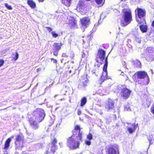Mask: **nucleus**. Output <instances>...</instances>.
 Returning a JSON list of instances; mask_svg holds the SVG:
<instances>
[{
    "label": "nucleus",
    "instance_id": "a211bd4d",
    "mask_svg": "<svg viewBox=\"0 0 154 154\" xmlns=\"http://www.w3.org/2000/svg\"><path fill=\"white\" fill-rule=\"evenodd\" d=\"M116 102L117 101L116 100H113L109 99L106 102V104L108 106H113L114 105H116Z\"/></svg>",
    "mask_w": 154,
    "mask_h": 154
},
{
    "label": "nucleus",
    "instance_id": "aec40b11",
    "mask_svg": "<svg viewBox=\"0 0 154 154\" xmlns=\"http://www.w3.org/2000/svg\"><path fill=\"white\" fill-rule=\"evenodd\" d=\"M140 30L143 32H146L147 30V27L146 25H142L140 26Z\"/></svg>",
    "mask_w": 154,
    "mask_h": 154
},
{
    "label": "nucleus",
    "instance_id": "393cba45",
    "mask_svg": "<svg viewBox=\"0 0 154 154\" xmlns=\"http://www.w3.org/2000/svg\"><path fill=\"white\" fill-rule=\"evenodd\" d=\"M105 0H95L96 3L98 5H100L102 3L103 5V3H104Z\"/></svg>",
    "mask_w": 154,
    "mask_h": 154
},
{
    "label": "nucleus",
    "instance_id": "0eeeda50",
    "mask_svg": "<svg viewBox=\"0 0 154 154\" xmlns=\"http://www.w3.org/2000/svg\"><path fill=\"white\" fill-rule=\"evenodd\" d=\"M105 57V52L102 49L99 50L96 59V61L102 63V62L104 60Z\"/></svg>",
    "mask_w": 154,
    "mask_h": 154
},
{
    "label": "nucleus",
    "instance_id": "c756f323",
    "mask_svg": "<svg viewBox=\"0 0 154 154\" xmlns=\"http://www.w3.org/2000/svg\"><path fill=\"white\" fill-rule=\"evenodd\" d=\"M80 127L79 126H78V125H76L75 127V130H79V131H80V132L81 133H82V132H80ZM79 134V133H78V134Z\"/></svg>",
    "mask_w": 154,
    "mask_h": 154
},
{
    "label": "nucleus",
    "instance_id": "f704fd0d",
    "mask_svg": "<svg viewBox=\"0 0 154 154\" xmlns=\"http://www.w3.org/2000/svg\"><path fill=\"white\" fill-rule=\"evenodd\" d=\"M58 51H54V55L55 56H57L58 55Z\"/></svg>",
    "mask_w": 154,
    "mask_h": 154
},
{
    "label": "nucleus",
    "instance_id": "c03bdc74",
    "mask_svg": "<svg viewBox=\"0 0 154 154\" xmlns=\"http://www.w3.org/2000/svg\"><path fill=\"white\" fill-rule=\"evenodd\" d=\"M107 108L108 109H110V106H107Z\"/></svg>",
    "mask_w": 154,
    "mask_h": 154
},
{
    "label": "nucleus",
    "instance_id": "ddd939ff",
    "mask_svg": "<svg viewBox=\"0 0 154 154\" xmlns=\"http://www.w3.org/2000/svg\"><path fill=\"white\" fill-rule=\"evenodd\" d=\"M106 154H119L117 147L111 146L107 148L106 150Z\"/></svg>",
    "mask_w": 154,
    "mask_h": 154
},
{
    "label": "nucleus",
    "instance_id": "39448f33",
    "mask_svg": "<svg viewBox=\"0 0 154 154\" xmlns=\"http://www.w3.org/2000/svg\"><path fill=\"white\" fill-rule=\"evenodd\" d=\"M137 77V79H143L146 77L149 79L147 73L144 71H139L137 72L134 74L132 76V78L134 81H137L136 77Z\"/></svg>",
    "mask_w": 154,
    "mask_h": 154
},
{
    "label": "nucleus",
    "instance_id": "3c124183",
    "mask_svg": "<svg viewBox=\"0 0 154 154\" xmlns=\"http://www.w3.org/2000/svg\"><path fill=\"white\" fill-rule=\"evenodd\" d=\"M123 0H121V1H123ZM124 1H125V0H124Z\"/></svg>",
    "mask_w": 154,
    "mask_h": 154
},
{
    "label": "nucleus",
    "instance_id": "9b49d317",
    "mask_svg": "<svg viewBox=\"0 0 154 154\" xmlns=\"http://www.w3.org/2000/svg\"><path fill=\"white\" fill-rule=\"evenodd\" d=\"M23 138L22 134L17 135L16 138L15 144L18 147L22 148L23 146Z\"/></svg>",
    "mask_w": 154,
    "mask_h": 154
},
{
    "label": "nucleus",
    "instance_id": "dca6fc26",
    "mask_svg": "<svg viewBox=\"0 0 154 154\" xmlns=\"http://www.w3.org/2000/svg\"><path fill=\"white\" fill-rule=\"evenodd\" d=\"M87 139L85 141V143L88 146H90L91 144L90 140L93 139V136L92 134L89 133L87 136Z\"/></svg>",
    "mask_w": 154,
    "mask_h": 154
},
{
    "label": "nucleus",
    "instance_id": "7c9ffc66",
    "mask_svg": "<svg viewBox=\"0 0 154 154\" xmlns=\"http://www.w3.org/2000/svg\"><path fill=\"white\" fill-rule=\"evenodd\" d=\"M51 33L52 34V36L54 38H56L58 36V35L57 34L55 33L54 32H51Z\"/></svg>",
    "mask_w": 154,
    "mask_h": 154
},
{
    "label": "nucleus",
    "instance_id": "09e8293b",
    "mask_svg": "<svg viewBox=\"0 0 154 154\" xmlns=\"http://www.w3.org/2000/svg\"><path fill=\"white\" fill-rule=\"evenodd\" d=\"M149 143L150 144H151V141H150V140H149Z\"/></svg>",
    "mask_w": 154,
    "mask_h": 154
},
{
    "label": "nucleus",
    "instance_id": "8fccbe9b",
    "mask_svg": "<svg viewBox=\"0 0 154 154\" xmlns=\"http://www.w3.org/2000/svg\"><path fill=\"white\" fill-rule=\"evenodd\" d=\"M64 100V99H60V100Z\"/></svg>",
    "mask_w": 154,
    "mask_h": 154
},
{
    "label": "nucleus",
    "instance_id": "cd10ccee",
    "mask_svg": "<svg viewBox=\"0 0 154 154\" xmlns=\"http://www.w3.org/2000/svg\"><path fill=\"white\" fill-rule=\"evenodd\" d=\"M5 6L9 10L12 9V7L11 5H8L7 3H5Z\"/></svg>",
    "mask_w": 154,
    "mask_h": 154
},
{
    "label": "nucleus",
    "instance_id": "5701e85b",
    "mask_svg": "<svg viewBox=\"0 0 154 154\" xmlns=\"http://www.w3.org/2000/svg\"><path fill=\"white\" fill-rule=\"evenodd\" d=\"M87 98L86 97L82 98L81 101V106H84L87 102Z\"/></svg>",
    "mask_w": 154,
    "mask_h": 154
},
{
    "label": "nucleus",
    "instance_id": "2f4dec72",
    "mask_svg": "<svg viewBox=\"0 0 154 154\" xmlns=\"http://www.w3.org/2000/svg\"><path fill=\"white\" fill-rule=\"evenodd\" d=\"M19 56V54L17 52L16 53V55L15 56V57L14 58V59L15 60H17Z\"/></svg>",
    "mask_w": 154,
    "mask_h": 154
},
{
    "label": "nucleus",
    "instance_id": "20e7f679",
    "mask_svg": "<svg viewBox=\"0 0 154 154\" xmlns=\"http://www.w3.org/2000/svg\"><path fill=\"white\" fill-rule=\"evenodd\" d=\"M145 56L148 61L151 62L154 60V49L150 47L147 48L145 51Z\"/></svg>",
    "mask_w": 154,
    "mask_h": 154
},
{
    "label": "nucleus",
    "instance_id": "4468645a",
    "mask_svg": "<svg viewBox=\"0 0 154 154\" xmlns=\"http://www.w3.org/2000/svg\"><path fill=\"white\" fill-rule=\"evenodd\" d=\"M138 127L137 124H129L127 126L128 130L130 133L134 132L137 127Z\"/></svg>",
    "mask_w": 154,
    "mask_h": 154
},
{
    "label": "nucleus",
    "instance_id": "ea45409f",
    "mask_svg": "<svg viewBox=\"0 0 154 154\" xmlns=\"http://www.w3.org/2000/svg\"><path fill=\"white\" fill-rule=\"evenodd\" d=\"M124 77L126 80H128V77L127 75H125Z\"/></svg>",
    "mask_w": 154,
    "mask_h": 154
},
{
    "label": "nucleus",
    "instance_id": "72a5a7b5",
    "mask_svg": "<svg viewBox=\"0 0 154 154\" xmlns=\"http://www.w3.org/2000/svg\"><path fill=\"white\" fill-rule=\"evenodd\" d=\"M4 61L3 60H0V67L2 66L4 64Z\"/></svg>",
    "mask_w": 154,
    "mask_h": 154
},
{
    "label": "nucleus",
    "instance_id": "1a4fd4ad",
    "mask_svg": "<svg viewBox=\"0 0 154 154\" xmlns=\"http://www.w3.org/2000/svg\"><path fill=\"white\" fill-rule=\"evenodd\" d=\"M105 63L103 67V72L102 75L101 77V80L103 82L104 80L107 79H109L107 75V68L108 65V62L107 59L106 58L105 60Z\"/></svg>",
    "mask_w": 154,
    "mask_h": 154
},
{
    "label": "nucleus",
    "instance_id": "f257e3e1",
    "mask_svg": "<svg viewBox=\"0 0 154 154\" xmlns=\"http://www.w3.org/2000/svg\"><path fill=\"white\" fill-rule=\"evenodd\" d=\"M28 116L31 127L35 130L38 128L39 127L37 122H40L42 121L45 116V114L43 109L38 108L33 112L31 116L28 113Z\"/></svg>",
    "mask_w": 154,
    "mask_h": 154
},
{
    "label": "nucleus",
    "instance_id": "4be33fe9",
    "mask_svg": "<svg viewBox=\"0 0 154 154\" xmlns=\"http://www.w3.org/2000/svg\"><path fill=\"white\" fill-rule=\"evenodd\" d=\"M72 0H62V3L67 6H69Z\"/></svg>",
    "mask_w": 154,
    "mask_h": 154
},
{
    "label": "nucleus",
    "instance_id": "6e6552de",
    "mask_svg": "<svg viewBox=\"0 0 154 154\" xmlns=\"http://www.w3.org/2000/svg\"><path fill=\"white\" fill-rule=\"evenodd\" d=\"M82 24L81 28L83 29V32L85 31V29L86 28L90 23V19L88 17H84L80 20Z\"/></svg>",
    "mask_w": 154,
    "mask_h": 154
},
{
    "label": "nucleus",
    "instance_id": "603ef678",
    "mask_svg": "<svg viewBox=\"0 0 154 154\" xmlns=\"http://www.w3.org/2000/svg\"><path fill=\"white\" fill-rule=\"evenodd\" d=\"M59 144H60H60H61V143H59Z\"/></svg>",
    "mask_w": 154,
    "mask_h": 154
},
{
    "label": "nucleus",
    "instance_id": "864d4df0",
    "mask_svg": "<svg viewBox=\"0 0 154 154\" xmlns=\"http://www.w3.org/2000/svg\"><path fill=\"white\" fill-rule=\"evenodd\" d=\"M151 71H152V70H151Z\"/></svg>",
    "mask_w": 154,
    "mask_h": 154
},
{
    "label": "nucleus",
    "instance_id": "a18cd8bd",
    "mask_svg": "<svg viewBox=\"0 0 154 154\" xmlns=\"http://www.w3.org/2000/svg\"><path fill=\"white\" fill-rule=\"evenodd\" d=\"M58 95H55L54 97H56Z\"/></svg>",
    "mask_w": 154,
    "mask_h": 154
},
{
    "label": "nucleus",
    "instance_id": "bb28decb",
    "mask_svg": "<svg viewBox=\"0 0 154 154\" xmlns=\"http://www.w3.org/2000/svg\"><path fill=\"white\" fill-rule=\"evenodd\" d=\"M135 40L136 42H138L139 43H140L141 42V40L140 38L139 37H137V36H136L135 37Z\"/></svg>",
    "mask_w": 154,
    "mask_h": 154
},
{
    "label": "nucleus",
    "instance_id": "f03ea898",
    "mask_svg": "<svg viewBox=\"0 0 154 154\" xmlns=\"http://www.w3.org/2000/svg\"><path fill=\"white\" fill-rule=\"evenodd\" d=\"M82 134L79 131L78 137L74 135L69 137L67 139V145L71 149H75L79 147L80 144L79 140L82 141Z\"/></svg>",
    "mask_w": 154,
    "mask_h": 154
},
{
    "label": "nucleus",
    "instance_id": "412c9836",
    "mask_svg": "<svg viewBox=\"0 0 154 154\" xmlns=\"http://www.w3.org/2000/svg\"><path fill=\"white\" fill-rule=\"evenodd\" d=\"M11 141V138H8L5 141V146L4 149H7L9 146L10 143Z\"/></svg>",
    "mask_w": 154,
    "mask_h": 154
},
{
    "label": "nucleus",
    "instance_id": "423d86ee",
    "mask_svg": "<svg viewBox=\"0 0 154 154\" xmlns=\"http://www.w3.org/2000/svg\"><path fill=\"white\" fill-rule=\"evenodd\" d=\"M137 10L138 17H136V20L138 23H141V19L143 17L145 16L146 11L144 9L139 8H137Z\"/></svg>",
    "mask_w": 154,
    "mask_h": 154
},
{
    "label": "nucleus",
    "instance_id": "4c0bfd02",
    "mask_svg": "<svg viewBox=\"0 0 154 154\" xmlns=\"http://www.w3.org/2000/svg\"><path fill=\"white\" fill-rule=\"evenodd\" d=\"M81 114V111L79 109L78 110V115H80Z\"/></svg>",
    "mask_w": 154,
    "mask_h": 154
},
{
    "label": "nucleus",
    "instance_id": "9d476101",
    "mask_svg": "<svg viewBox=\"0 0 154 154\" xmlns=\"http://www.w3.org/2000/svg\"><path fill=\"white\" fill-rule=\"evenodd\" d=\"M67 18L69 20V26L71 28L76 29L77 28V21L73 17L68 16L67 17Z\"/></svg>",
    "mask_w": 154,
    "mask_h": 154
},
{
    "label": "nucleus",
    "instance_id": "2eb2a0df",
    "mask_svg": "<svg viewBox=\"0 0 154 154\" xmlns=\"http://www.w3.org/2000/svg\"><path fill=\"white\" fill-rule=\"evenodd\" d=\"M81 79V84L83 87H86L88 83V79L87 78V75H83L82 76Z\"/></svg>",
    "mask_w": 154,
    "mask_h": 154
},
{
    "label": "nucleus",
    "instance_id": "49530a36",
    "mask_svg": "<svg viewBox=\"0 0 154 154\" xmlns=\"http://www.w3.org/2000/svg\"><path fill=\"white\" fill-rule=\"evenodd\" d=\"M71 70H69V73H71Z\"/></svg>",
    "mask_w": 154,
    "mask_h": 154
},
{
    "label": "nucleus",
    "instance_id": "f8f14e48",
    "mask_svg": "<svg viewBox=\"0 0 154 154\" xmlns=\"http://www.w3.org/2000/svg\"><path fill=\"white\" fill-rule=\"evenodd\" d=\"M131 91L127 88H124L122 89L121 95L122 97L125 99H127L130 96Z\"/></svg>",
    "mask_w": 154,
    "mask_h": 154
},
{
    "label": "nucleus",
    "instance_id": "de8ad7c7",
    "mask_svg": "<svg viewBox=\"0 0 154 154\" xmlns=\"http://www.w3.org/2000/svg\"><path fill=\"white\" fill-rule=\"evenodd\" d=\"M123 72H122L121 73V75H123Z\"/></svg>",
    "mask_w": 154,
    "mask_h": 154
},
{
    "label": "nucleus",
    "instance_id": "37998d69",
    "mask_svg": "<svg viewBox=\"0 0 154 154\" xmlns=\"http://www.w3.org/2000/svg\"><path fill=\"white\" fill-rule=\"evenodd\" d=\"M111 34V32H108V35H110Z\"/></svg>",
    "mask_w": 154,
    "mask_h": 154
},
{
    "label": "nucleus",
    "instance_id": "79ce46f5",
    "mask_svg": "<svg viewBox=\"0 0 154 154\" xmlns=\"http://www.w3.org/2000/svg\"><path fill=\"white\" fill-rule=\"evenodd\" d=\"M62 55L63 57H65L66 56V54H63Z\"/></svg>",
    "mask_w": 154,
    "mask_h": 154
},
{
    "label": "nucleus",
    "instance_id": "c9c22d12",
    "mask_svg": "<svg viewBox=\"0 0 154 154\" xmlns=\"http://www.w3.org/2000/svg\"><path fill=\"white\" fill-rule=\"evenodd\" d=\"M45 28L47 29V30L49 32H50L52 30V29L50 27H46Z\"/></svg>",
    "mask_w": 154,
    "mask_h": 154
},
{
    "label": "nucleus",
    "instance_id": "a878e982",
    "mask_svg": "<svg viewBox=\"0 0 154 154\" xmlns=\"http://www.w3.org/2000/svg\"><path fill=\"white\" fill-rule=\"evenodd\" d=\"M57 147L56 145H52V146L51 147V152H52L53 153H54L55 150L57 149Z\"/></svg>",
    "mask_w": 154,
    "mask_h": 154
},
{
    "label": "nucleus",
    "instance_id": "a19ab883",
    "mask_svg": "<svg viewBox=\"0 0 154 154\" xmlns=\"http://www.w3.org/2000/svg\"><path fill=\"white\" fill-rule=\"evenodd\" d=\"M152 26L154 28V20L152 22Z\"/></svg>",
    "mask_w": 154,
    "mask_h": 154
},
{
    "label": "nucleus",
    "instance_id": "6ab92c4d",
    "mask_svg": "<svg viewBox=\"0 0 154 154\" xmlns=\"http://www.w3.org/2000/svg\"><path fill=\"white\" fill-rule=\"evenodd\" d=\"M28 4L32 8H34L35 7V3L32 0H28L27 1Z\"/></svg>",
    "mask_w": 154,
    "mask_h": 154
},
{
    "label": "nucleus",
    "instance_id": "f3484780",
    "mask_svg": "<svg viewBox=\"0 0 154 154\" xmlns=\"http://www.w3.org/2000/svg\"><path fill=\"white\" fill-rule=\"evenodd\" d=\"M62 45L60 44L54 43L53 45V51H59L61 48V46Z\"/></svg>",
    "mask_w": 154,
    "mask_h": 154
},
{
    "label": "nucleus",
    "instance_id": "e433bc0d",
    "mask_svg": "<svg viewBox=\"0 0 154 154\" xmlns=\"http://www.w3.org/2000/svg\"><path fill=\"white\" fill-rule=\"evenodd\" d=\"M151 112L154 115V107L152 106V107L151 108Z\"/></svg>",
    "mask_w": 154,
    "mask_h": 154
},
{
    "label": "nucleus",
    "instance_id": "473e14b6",
    "mask_svg": "<svg viewBox=\"0 0 154 154\" xmlns=\"http://www.w3.org/2000/svg\"><path fill=\"white\" fill-rule=\"evenodd\" d=\"M57 143V140L55 139H54L52 143V145H53V146L56 145L55 144L56 143Z\"/></svg>",
    "mask_w": 154,
    "mask_h": 154
},
{
    "label": "nucleus",
    "instance_id": "58836bf2",
    "mask_svg": "<svg viewBox=\"0 0 154 154\" xmlns=\"http://www.w3.org/2000/svg\"><path fill=\"white\" fill-rule=\"evenodd\" d=\"M51 59L53 60V62L54 63H56L57 62V61L56 60L54 59L53 58H52Z\"/></svg>",
    "mask_w": 154,
    "mask_h": 154
},
{
    "label": "nucleus",
    "instance_id": "b1692460",
    "mask_svg": "<svg viewBox=\"0 0 154 154\" xmlns=\"http://www.w3.org/2000/svg\"><path fill=\"white\" fill-rule=\"evenodd\" d=\"M134 65L137 68L141 67V63L138 60H136L134 61Z\"/></svg>",
    "mask_w": 154,
    "mask_h": 154
},
{
    "label": "nucleus",
    "instance_id": "c85d7f7f",
    "mask_svg": "<svg viewBox=\"0 0 154 154\" xmlns=\"http://www.w3.org/2000/svg\"><path fill=\"white\" fill-rule=\"evenodd\" d=\"M124 110L125 111H130L131 110V109L129 106H125L124 107Z\"/></svg>",
    "mask_w": 154,
    "mask_h": 154
},
{
    "label": "nucleus",
    "instance_id": "7ed1b4c3",
    "mask_svg": "<svg viewBox=\"0 0 154 154\" xmlns=\"http://www.w3.org/2000/svg\"><path fill=\"white\" fill-rule=\"evenodd\" d=\"M122 14L123 20L121 21V25L125 26L129 24L132 20L131 11L130 8L126 7L122 10Z\"/></svg>",
    "mask_w": 154,
    "mask_h": 154
}]
</instances>
